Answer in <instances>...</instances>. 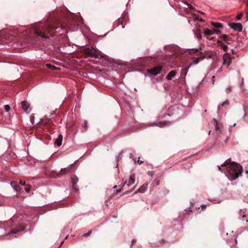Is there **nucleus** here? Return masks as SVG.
<instances>
[{"label": "nucleus", "mask_w": 248, "mask_h": 248, "mask_svg": "<svg viewBox=\"0 0 248 248\" xmlns=\"http://www.w3.org/2000/svg\"><path fill=\"white\" fill-rule=\"evenodd\" d=\"M214 125L215 126V129L216 131L219 130V127L218 125L217 121L216 119H214Z\"/></svg>", "instance_id": "24"}, {"label": "nucleus", "mask_w": 248, "mask_h": 248, "mask_svg": "<svg viewBox=\"0 0 248 248\" xmlns=\"http://www.w3.org/2000/svg\"><path fill=\"white\" fill-rule=\"evenodd\" d=\"M118 25H122V28H124L125 25V21L124 18L121 17L118 19Z\"/></svg>", "instance_id": "17"}, {"label": "nucleus", "mask_w": 248, "mask_h": 248, "mask_svg": "<svg viewBox=\"0 0 248 248\" xmlns=\"http://www.w3.org/2000/svg\"><path fill=\"white\" fill-rule=\"evenodd\" d=\"M200 61L199 58H194L193 62L195 64L199 63Z\"/></svg>", "instance_id": "31"}, {"label": "nucleus", "mask_w": 248, "mask_h": 248, "mask_svg": "<svg viewBox=\"0 0 248 248\" xmlns=\"http://www.w3.org/2000/svg\"><path fill=\"white\" fill-rule=\"evenodd\" d=\"M71 183L73 189L77 191L79 190V187L77 186V183L78 182V178L75 175H72L71 176Z\"/></svg>", "instance_id": "6"}, {"label": "nucleus", "mask_w": 248, "mask_h": 248, "mask_svg": "<svg viewBox=\"0 0 248 248\" xmlns=\"http://www.w3.org/2000/svg\"><path fill=\"white\" fill-rule=\"evenodd\" d=\"M56 68H56V66H55L54 65H52V67H51V69L54 70V69H56Z\"/></svg>", "instance_id": "45"}, {"label": "nucleus", "mask_w": 248, "mask_h": 248, "mask_svg": "<svg viewBox=\"0 0 248 248\" xmlns=\"http://www.w3.org/2000/svg\"><path fill=\"white\" fill-rule=\"evenodd\" d=\"M229 104V102L228 100H226L225 101H224V102L222 103V104H221V106H218V108L219 109H220L221 108V106H224L225 105H228Z\"/></svg>", "instance_id": "26"}, {"label": "nucleus", "mask_w": 248, "mask_h": 248, "mask_svg": "<svg viewBox=\"0 0 248 248\" xmlns=\"http://www.w3.org/2000/svg\"><path fill=\"white\" fill-rule=\"evenodd\" d=\"M232 91L231 87H228L226 89V92L227 93H230Z\"/></svg>", "instance_id": "36"}, {"label": "nucleus", "mask_w": 248, "mask_h": 248, "mask_svg": "<svg viewBox=\"0 0 248 248\" xmlns=\"http://www.w3.org/2000/svg\"><path fill=\"white\" fill-rule=\"evenodd\" d=\"M155 181H156V184L157 185H159V180H155Z\"/></svg>", "instance_id": "44"}, {"label": "nucleus", "mask_w": 248, "mask_h": 248, "mask_svg": "<svg viewBox=\"0 0 248 248\" xmlns=\"http://www.w3.org/2000/svg\"><path fill=\"white\" fill-rule=\"evenodd\" d=\"M20 230H21V229H19L18 228H14L13 229L11 232H10V233H9V234L10 235H11V234H15L16 233V232H18L19 231H20Z\"/></svg>", "instance_id": "23"}, {"label": "nucleus", "mask_w": 248, "mask_h": 248, "mask_svg": "<svg viewBox=\"0 0 248 248\" xmlns=\"http://www.w3.org/2000/svg\"><path fill=\"white\" fill-rule=\"evenodd\" d=\"M4 109L6 111L8 112L10 110V107L9 105H6L4 106Z\"/></svg>", "instance_id": "32"}, {"label": "nucleus", "mask_w": 248, "mask_h": 248, "mask_svg": "<svg viewBox=\"0 0 248 248\" xmlns=\"http://www.w3.org/2000/svg\"><path fill=\"white\" fill-rule=\"evenodd\" d=\"M232 58L230 56V55L228 53H225L223 55V64H227L229 66L231 63V59Z\"/></svg>", "instance_id": "8"}, {"label": "nucleus", "mask_w": 248, "mask_h": 248, "mask_svg": "<svg viewBox=\"0 0 248 248\" xmlns=\"http://www.w3.org/2000/svg\"><path fill=\"white\" fill-rule=\"evenodd\" d=\"M176 75V72L174 70L171 71L166 77L167 80H170L172 79Z\"/></svg>", "instance_id": "14"}, {"label": "nucleus", "mask_w": 248, "mask_h": 248, "mask_svg": "<svg viewBox=\"0 0 248 248\" xmlns=\"http://www.w3.org/2000/svg\"><path fill=\"white\" fill-rule=\"evenodd\" d=\"M229 26L231 28L237 31H240L242 30V25L240 23L232 22L229 24Z\"/></svg>", "instance_id": "7"}, {"label": "nucleus", "mask_w": 248, "mask_h": 248, "mask_svg": "<svg viewBox=\"0 0 248 248\" xmlns=\"http://www.w3.org/2000/svg\"><path fill=\"white\" fill-rule=\"evenodd\" d=\"M136 242L135 239H133L132 241V245L134 244V243Z\"/></svg>", "instance_id": "47"}, {"label": "nucleus", "mask_w": 248, "mask_h": 248, "mask_svg": "<svg viewBox=\"0 0 248 248\" xmlns=\"http://www.w3.org/2000/svg\"><path fill=\"white\" fill-rule=\"evenodd\" d=\"M198 51V50L197 49H195V50H194V49H192V50H190V51L189 52V53H190V54H191V53H193V52H194V53L197 52Z\"/></svg>", "instance_id": "37"}, {"label": "nucleus", "mask_w": 248, "mask_h": 248, "mask_svg": "<svg viewBox=\"0 0 248 248\" xmlns=\"http://www.w3.org/2000/svg\"><path fill=\"white\" fill-rule=\"evenodd\" d=\"M213 33H214L213 30L211 31L208 29H206L204 31V35L210 36V35H212Z\"/></svg>", "instance_id": "18"}, {"label": "nucleus", "mask_w": 248, "mask_h": 248, "mask_svg": "<svg viewBox=\"0 0 248 248\" xmlns=\"http://www.w3.org/2000/svg\"><path fill=\"white\" fill-rule=\"evenodd\" d=\"M25 190L27 192H29L31 189V186L30 185H26Z\"/></svg>", "instance_id": "29"}, {"label": "nucleus", "mask_w": 248, "mask_h": 248, "mask_svg": "<svg viewBox=\"0 0 248 248\" xmlns=\"http://www.w3.org/2000/svg\"><path fill=\"white\" fill-rule=\"evenodd\" d=\"M218 170H219L220 171H222V170H221V167H220V166H219V167H218Z\"/></svg>", "instance_id": "49"}, {"label": "nucleus", "mask_w": 248, "mask_h": 248, "mask_svg": "<svg viewBox=\"0 0 248 248\" xmlns=\"http://www.w3.org/2000/svg\"><path fill=\"white\" fill-rule=\"evenodd\" d=\"M220 38L222 39L226 44H229L230 41L231 40V38H230L226 34L223 35L222 36H220Z\"/></svg>", "instance_id": "15"}, {"label": "nucleus", "mask_w": 248, "mask_h": 248, "mask_svg": "<svg viewBox=\"0 0 248 248\" xmlns=\"http://www.w3.org/2000/svg\"><path fill=\"white\" fill-rule=\"evenodd\" d=\"M217 44L218 46H220L224 51L226 52L228 49V47L226 45H224L223 42L220 40L217 41Z\"/></svg>", "instance_id": "11"}, {"label": "nucleus", "mask_w": 248, "mask_h": 248, "mask_svg": "<svg viewBox=\"0 0 248 248\" xmlns=\"http://www.w3.org/2000/svg\"><path fill=\"white\" fill-rule=\"evenodd\" d=\"M22 105V108L23 110L26 113H28L30 112V110L28 109L30 108V104L26 101H23L21 103Z\"/></svg>", "instance_id": "9"}, {"label": "nucleus", "mask_w": 248, "mask_h": 248, "mask_svg": "<svg viewBox=\"0 0 248 248\" xmlns=\"http://www.w3.org/2000/svg\"><path fill=\"white\" fill-rule=\"evenodd\" d=\"M74 167V165H70L67 168L62 169L60 172H56V171H52L50 174V176L51 177L56 178L59 176L60 174H64L71 172L72 170Z\"/></svg>", "instance_id": "4"}, {"label": "nucleus", "mask_w": 248, "mask_h": 248, "mask_svg": "<svg viewBox=\"0 0 248 248\" xmlns=\"http://www.w3.org/2000/svg\"><path fill=\"white\" fill-rule=\"evenodd\" d=\"M148 174L149 175L152 176L154 174V172L153 171H149Z\"/></svg>", "instance_id": "38"}, {"label": "nucleus", "mask_w": 248, "mask_h": 248, "mask_svg": "<svg viewBox=\"0 0 248 248\" xmlns=\"http://www.w3.org/2000/svg\"><path fill=\"white\" fill-rule=\"evenodd\" d=\"M247 19L248 20V12L247 13Z\"/></svg>", "instance_id": "51"}, {"label": "nucleus", "mask_w": 248, "mask_h": 248, "mask_svg": "<svg viewBox=\"0 0 248 248\" xmlns=\"http://www.w3.org/2000/svg\"><path fill=\"white\" fill-rule=\"evenodd\" d=\"M46 66L47 67H48V68H50V69L51 68V67H52V65H51V64H50V63H47V64H46Z\"/></svg>", "instance_id": "43"}, {"label": "nucleus", "mask_w": 248, "mask_h": 248, "mask_svg": "<svg viewBox=\"0 0 248 248\" xmlns=\"http://www.w3.org/2000/svg\"><path fill=\"white\" fill-rule=\"evenodd\" d=\"M140 157H139V159L137 161V163L139 164H141L143 162V161L140 160Z\"/></svg>", "instance_id": "41"}, {"label": "nucleus", "mask_w": 248, "mask_h": 248, "mask_svg": "<svg viewBox=\"0 0 248 248\" xmlns=\"http://www.w3.org/2000/svg\"><path fill=\"white\" fill-rule=\"evenodd\" d=\"M92 231H89L88 232L84 233L83 234V236H84L85 237H88L91 235V234H92Z\"/></svg>", "instance_id": "27"}, {"label": "nucleus", "mask_w": 248, "mask_h": 248, "mask_svg": "<svg viewBox=\"0 0 248 248\" xmlns=\"http://www.w3.org/2000/svg\"><path fill=\"white\" fill-rule=\"evenodd\" d=\"M135 182V175L132 174L130 176L128 183L127 185L128 186H129Z\"/></svg>", "instance_id": "16"}, {"label": "nucleus", "mask_w": 248, "mask_h": 248, "mask_svg": "<svg viewBox=\"0 0 248 248\" xmlns=\"http://www.w3.org/2000/svg\"><path fill=\"white\" fill-rule=\"evenodd\" d=\"M62 14H55L50 16L44 23H39L35 27L36 34L42 38H48L53 36L59 27L66 28L71 24V20L68 17H62Z\"/></svg>", "instance_id": "1"}, {"label": "nucleus", "mask_w": 248, "mask_h": 248, "mask_svg": "<svg viewBox=\"0 0 248 248\" xmlns=\"http://www.w3.org/2000/svg\"><path fill=\"white\" fill-rule=\"evenodd\" d=\"M101 55H102V56H103V57H102V58H104L103 55H104V54H103V55H102V54H101Z\"/></svg>", "instance_id": "54"}, {"label": "nucleus", "mask_w": 248, "mask_h": 248, "mask_svg": "<svg viewBox=\"0 0 248 248\" xmlns=\"http://www.w3.org/2000/svg\"><path fill=\"white\" fill-rule=\"evenodd\" d=\"M247 222H248V220H247Z\"/></svg>", "instance_id": "56"}, {"label": "nucleus", "mask_w": 248, "mask_h": 248, "mask_svg": "<svg viewBox=\"0 0 248 248\" xmlns=\"http://www.w3.org/2000/svg\"><path fill=\"white\" fill-rule=\"evenodd\" d=\"M163 66L162 65H158L150 68L147 69V72L151 74L152 75L156 76L158 74L161 70L162 69Z\"/></svg>", "instance_id": "5"}, {"label": "nucleus", "mask_w": 248, "mask_h": 248, "mask_svg": "<svg viewBox=\"0 0 248 248\" xmlns=\"http://www.w3.org/2000/svg\"><path fill=\"white\" fill-rule=\"evenodd\" d=\"M210 133H211V131H209V133H208V134L210 135Z\"/></svg>", "instance_id": "55"}, {"label": "nucleus", "mask_w": 248, "mask_h": 248, "mask_svg": "<svg viewBox=\"0 0 248 248\" xmlns=\"http://www.w3.org/2000/svg\"><path fill=\"white\" fill-rule=\"evenodd\" d=\"M165 242L164 240H161V244H163Z\"/></svg>", "instance_id": "50"}, {"label": "nucleus", "mask_w": 248, "mask_h": 248, "mask_svg": "<svg viewBox=\"0 0 248 248\" xmlns=\"http://www.w3.org/2000/svg\"><path fill=\"white\" fill-rule=\"evenodd\" d=\"M246 174H247V175H248L247 177H248V170H247V171H246Z\"/></svg>", "instance_id": "52"}, {"label": "nucleus", "mask_w": 248, "mask_h": 248, "mask_svg": "<svg viewBox=\"0 0 248 248\" xmlns=\"http://www.w3.org/2000/svg\"><path fill=\"white\" fill-rule=\"evenodd\" d=\"M215 76H213V77H212V81H213V84L214 83V81H215Z\"/></svg>", "instance_id": "46"}, {"label": "nucleus", "mask_w": 248, "mask_h": 248, "mask_svg": "<svg viewBox=\"0 0 248 248\" xmlns=\"http://www.w3.org/2000/svg\"><path fill=\"white\" fill-rule=\"evenodd\" d=\"M184 3H185V4H186L188 6V7L189 8H190V9H194L193 7L191 5H190V4H189L186 1V2H185Z\"/></svg>", "instance_id": "34"}, {"label": "nucleus", "mask_w": 248, "mask_h": 248, "mask_svg": "<svg viewBox=\"0 0 248 248\" xmlns=\"http://www.w3.org/2000/svg\"><path fill=\"white\" fill-rule=\"evenodd\" d=\"M31 122L32 123V124H33V123H34V117L33 116H31Z\"/></svg>", "instance_id": "40"}, {"label": "nucleus", "mask_w": 248, "mask_h": 248, "mask_svg": "<svg viewBox=\"0 0 248 248\" xmlns=\"http://www.w3.org/2000/svg\"><path fill=\"white\" fill-rule=\"evenodd\" d=\"M62 136L61 134H60L58 136V138L56 140L55 144L59 147L62 145Z\"/></svg>", "instance_id": "10"}, {"label": "nucleus", "mask_w": 248, "mask_h": 248, "mask_svg": "<svg viewBox=\"0 0 248 248\" xmlns=\"http://www.w3.org/2000/svg\"><path fill=\"white\" fill-rule=\"evenodd\" d=\"M244 110L245 112L244 117H245L248 115V105H245L244 106Z\"/></svg>", "instance_id": "22"}, {"label": "nucleus", "mask_w": 248, "mask_h": 248, "mask_svg": "<svg viewBox=\"0 0 248 248\" xmlns=\"http://www.w3.org/2000/svg\"><path fill=\"white\" fill-rule=\"evenodd\" d=\"M11 185L12 186V187L14 188L16 192H18L20 191V187L17 184V183L16 182H11Z\"/></svg>", "instance_id": "13"}, {"label": "nucleus", "mask_w": 248, "mask_h": 248, "mask_svg": "<svg viewBox=\"0 0 248 248\" xmlns=\"http://www.w3.org/2000/svg\"><path fill=\"white\" fill-rule=\"evenodd\" d=\"M211 25L216 28H220L222 27V25L218 22H211Z\"/></svg>", "instance_id": "19"}, {"label": "nucleus", "mask_w": 248, "mask_h": 248, "mask_svg": "<svg viewBox=\"0 0 248 248\" xmlns=\"http://www.w3.org/2000/svg\"><path fill=\"white\" fill-rule=\"evenodd\" d=\"M201 207L202 208V210H203L206 208V205H202Z\"/></svg>", "instance_id": "42"}, {"label": "nucleus", "mask_w": 248, "mask_h": 248, "mask_svg": "<svg viewBox=\"0 0 248 248\" xmlns=\"http://www.w3.org/2000/svg\"><path fill=\"white\" fill-rule=\"evenodd\" d=\"M126 184V182H125L123 184L122 187H124L125 186Z\"/></svg>", "instance_id": "48"}, {"label": "nucleus", "mask_w": 248, "mask_h": 248, "mask_svg": "<svg viewBox=\"0 0 248 248\" xmlns=\"http://www.w3.org/2000/svg\"><path fill=\"white\" fill-rule=\"evenodd\" d=\"M20 184L22 186H26V182L25 181L23 182L22 180L20 181Z\"/></svg>", "instance_id": "39"}, {"label": "nucleus", "mask_w": 248, "mask_h": 248, "mask_svg": "<svg viewBox=\"0 0 248 248\" xmlns=\"http://www.w3.org/2000/svg\"><path fill=\"white\" fill-rule=\"evenodd\" d=\"M129 191H126L125 192V193H129Z\"/></svg>", "instance_id": "53"}, {"label": "nucleus", "mask_w": 248, "mask_h": 248, "mask_svg": "<svg viewBox=\"0 0 248 248\" xmlns=\"http://www.w3.org/2000/svg\"><path fill=\"white\" fill-rule=\"evenodd\" d=\"M169 122H159L158 124H156L155 125L159 126L160 127H162L165 126L168 123H169Z\"/></svg>", "instance_id": "21"}, {"label": "nucleus", "mask_w": 248, "mask_h": 248, "mask_svg": "<svg viewBox=\"0 0 248 248\" xmlns=\"http://www.w3.org/2000/svg\"><path fill=\"white\" fill-rule=\"evenodd\" d=\"M190 65L191 64H190L188 67L183 69V71L185 73V75H186V74L187 73V72L188 71V68L190 67Z\"/></svg>", "instance_id": "35"}, {"label": "nucleus", "mask_w": 248, "mask_h": 248, "mask_svg": "<svg viewBox=\"0 0 248 248\" xmlns=\"http://www.w3.org/2000/svg\"><path fill=\"white\" fill-rule=\"evenodd\" d=\"M81 51L83 52L86 58L94 57L98 58L99 57H103L101 55V51L92 46H84Z\"/></svg>", "instance_id": "3"}, {"label": "nucleus", "mask_w": 248, "mask_h": 248, "mask_svg": "<svg viewBox=\"0 0 248 248\" xmlns=\"http://www.w3.org/2000/svg\"><path fill=\"white\" fill-rule=\"evenodd\" d=\"M221 167H226L229 178L231 180L236 179L242 172V166L235 162H232L231 158L226 160Z\"/></svg>", "instance_id": "2"}, {"label": "nucleus", "mask_w": 248, "mask_h": 248, "mask_svg": "<svg viewBox=\"0 0 248 248\" xmlns=\"http://www.w3.org/2000/svg\"><path fill=\"white\" fill-rule=\"evenodd\" d=\"M193 18L195 19H197V20H200V18H199V16L198 15H193ZM200 20L201 21H204V20H203L202 19H200Z\"/></svg>", "instance_id": "30"}, {"label": "nucleus", "mask_w": 248, "mask_h": 248, "mask_svg": "<svg viewBox=\"0 0 248 248\" xmlns=\"http://www.w3.org/2000/svg\"><path fill=\"white\" fill-rule=\"evenodd\" d=\"M213 32H214V33H216V34H217L221 33V31L220 30H217V29H214Z\"/></svg>", "instance_id": "33"}, {"label": "nucleus", "mask_w": 248, "mask_h": 248, "mask_svg": "<svg viewBox=\"0 0 248 248\" xmlns=\"http://www.w3.org/2000/svg\"><path fill=\"white\" fill-rule=\"evenodd\" d=\"M195 35L196 36V37L199 39H202V35L201 33V31L199 29L197 30L195 32Z\"/></svg>", "instance_id": "20"}, {"label": "nucleus", "mask_w": 248, "mask_h": 248, "mask_svg": "<svg viewBox=\"0 0 248 248\" xmlns=\"http://www.w3.org/2000/svg\"><path fill=\"white\" fill-rule=\"evenodd\" d=\"M88 122L87 121H84V123L82 124V127L85 129L86 131L88 129Z\"/></svg>", "instance_id": "25"}, {"label": "nucleus", "mask_w": 248, "mask_h": 248, "mask_svg": "<svg viewBox=\"0 0 248 248\" xmlns=\"http://www.w3.org/2000/svg\"><path fill=\"white\" fill-rule=\"evenodd\" d=\"M243 15V12L240 13L239 14H238L236 16V19L238 20H240L242 18Z\"/></svg>", "instance_id": "28"}, {"label": "nucleus", "mask_w": 248, "mask_h": 248, "mask_svg": "<svg viewBox=\"0 0 248 248\" xmlns=\"http://www.w3.org/2000/svg\"><path fill=\"white\" fill-rule=\"evenodd\" d=\"M147 186H148L147 184H145L143 185L138 189L136 193H137V192H139L140 193L144 192L146 190V189L147 188Z\"/></svg>", "instance_id": "12"}]
</instances>
